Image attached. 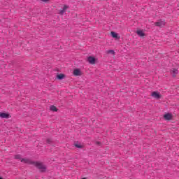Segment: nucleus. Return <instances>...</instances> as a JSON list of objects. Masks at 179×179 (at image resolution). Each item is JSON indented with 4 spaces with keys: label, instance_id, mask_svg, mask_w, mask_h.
I'll return each instance as SVG.
<instances>
[{
    "label": "nucleus",
    "instance_id": "1",
    "mask_svg": "<svg viewBox=\"0 0 179 179\" xmlns=\"http://www.w3.org/2000/svg\"><path fill=\"white\" fill-rule=\"evenodd\" d=\"M36 167L40 170L42 173H44L45 170H47V167H45V165L43 164L40 162H36L35 164Z\"/></svg>",
    "mask_w": 179,
    "mask_h": 179
},
{
    "label": "nucleus",
    "instance_id": "11",
    "mask_svg": "<svg viewBox=\"0 0 179 179\" xmlns=\"http://www.w3.org/2000/svg\"><path fill=\"white\" fill-rule=\"evenodd\" d=\"M110 35L113 38H120V36L118 37V34L114 32V31H111L110 32Z\"/></svg>",
    "mask_w": 179,
    "mask_h": 179
},
{
    "label": "nucleus",
    "instance_id": "17",
    "mask_svg": "<svg viewBox=\"0 0 179 179\" xmlns=\"http://www.w3.org/2000/svg\"><path fill=\"white\" fill-rule=\"evenodd\" d=\"M59 13H60V15H64V13H65L64 10H60Z\"/></svg>",
    "mask_w": 179,
    "mask_h": 179
},
{
    "label": "nucleus",
    "instance_id": "4",
    "mask_svg": "<svg viewBox=\"0 0 179 179\" xmlns=\"http://www.w3.org/2000/svg\"><path fill=\"white\" fill-rule=\"evenodd\" d=\"M164 120H166V121H170L173 120V115L171 113H166L164 115Z\"/></svg>",
    "mask_w": 179,
    "mask_h": 179
},
{
    "label": "nucleus",
    "instance_id": "2",
    "mask_svg": "<svg viewBox=\"0 0 179 179\" xmlns=\"http://www.w3.org/2000/svg\"><path fill=\"white\" fill-rule=\"evenodd\" d=\"M155 26H157V27H164V26H166V22L164 20H159L155 22Z\"/></svg>",
    "mask_w": 179,
    "mask_h": 179
},
{
    "label": "nucleus",
    "instance_id": "9",
    "mask_svg": "<svg viewBox=\"0 0 179 179\" xmlns=\"http://www.w3.org/2000/svg\"><path fill=\"white\" fill-rule=\"evenodd\" d=\"M73 76H80V70H79V69H75L74 71H73Z\"/></svg>",
    "mask_w": 179,
    "mask_h": 179
},
{
    "label": "nucleus",
    "instance_id": "19",
    "mask_svg": "<svg viewBox=\"0 0 179 179\" xmlns=\"http://www.w3.org/2000/svg\"><path fill=\"white\" fill-rule=\"evenodd\" d=\"M0 179H3V178H2V177H0Z\"/></svg>",
    "mask_w": 179,
    "mask_h": 179
},
{
    "label": "nucleus",
    "instance_id": "3",
    "mask_svg": "<svg viewBox=\"0 0 179 179\" xmlns=\"http://www.w3.org/2000/svg\"><path fill=\"white\" fill-rule=\"evenodd\" d=\"M151 96L154 99H160L162 97V95L160 94V92H153L151 93Z\"/></svg>",
    "mask_w": 179,
    "mask_h": 179
},
{
    "label": "nucleus",
    "instance_id": "16",
    "mask_svg": "<svg viewBox=\"0 0 179 179\" xmlns=\"http://www.w3.org/2000/svg\"><path fill=\"white\" fill-rule=\"evenodd\" d=\"M108 54H115L114 50H108Z\"/></svg>",
    "mask_w": 179,
    "mask_h": 179
},
{
    "label": "nucleus",
    "instance_id": "13",
    "mask_svg": "<svg viewBox=\"0 0 179 179\" xmlns=\"http://www.w3.org/2000/svg\"><path fill=\"white\" fill-rule=\"evenodd\" d=\"M50 110H51V111H58V108H57V107H55V106H51Z\"/></svg>",
    "mask_w": 179,
    "mask_h": 179
},
{
    "label": "nucleus",
    "instance_id": "14",
    "mask_svg": "<svg viewBox=\"0 0 179 179\" xmlns=\"http://www.w3.org/2000/svg\"><path fill=\"white\" fill-rule=\"evenodd\" d=\"M76 148H78V149H81L82 145H79V144H75Z\"/></svg>",
    "mask_w": 179,
    "mask_h": 179
},
{
    "label": "nucleus",
    "instance_id": "18",
    "mask_svg": "<svg viewBox=\"0 0 179 179\" xmlns=\"http://www.w3.org/2000/svg\"><path fill=\"white\" fill-rule=\"evenodd\" d=\"M43 2H48V0H41Z\"/></svg>",
    "mask_w": 179,
    "mask_h": 179
},
{
    "label": "nucleus",
    "instance_id": "5",
    "mask_svg": "<svg viewBox=\"0 0 179 179\" xmlns=\"http://www.w3.org/2000/svg\"><path fill=\"white\" fill-rule=\"evenodd\" d=\"M15 159H20L22 163H30V160L29 159H22L20 158V155H16Z\"/></svg>",
    "mask_w": 179,
    "mask_h": 179
},
{
    "label": "nucleus",
    "instance_id": "6",
    "mask_svg": "<svg viewBox=\"0 0 179 179\" xmlns=\"http://www.w3.org/2000/svg\"><path fill=\"white\" fill-rule=\"evenodd\" d=\"M87 61L88 62H90V64H91V65H94V64H96V58L93 57H89L87 58Z\"/></svg>",
    "mask_w": 179,
    "mask_h": 179
},
{
    "label": "nucleus",
    "instance_id": "10",
    "mask_svg": "<svg viewBox=\"0 0 179 179\" xmlns=\"http://www.w3.org/2000/svg\"><path fill=\"white\" fill-rule=\"evenodd\" d=\"M136 33L140 37H144L145 36V32L143 30H137Z\"/></svg>",
    "mask_w": 179,
    "mask_h": 179
},
{
    "label": "nucleus",
    "instance_id": "15",
    "mask_svg": "<svg viewBox=\"0 0 179 179\" xmlns=\"http://www.w3.org/2000/svg\"><path fill=\"white\" fill-rule=\"evenodd\" d=\"M68 6H64L63 8V10H64V12H66V10L68 9Z\"/></svg>",
    "mask_w": 179,
    "mask_h": 179
},
{
    "label": "nucleus",
    "instance_id": "12",
    "mask_svg": "<svg viewBox=\"0 0 179 179\" xmlns=\"http://www.w3.org/2000/svg\"><path fill=\"white\" fill-rule=\"evenodd\" d=\"M57 79H59V80H61L62 79H64L65 78V75L64 74H59L57 76Z\"/></svg>",
    "mask_w": 179,
    "mask_h": 179
},
{
    "label": "nucleus",
    "instance_id": "8",
    "mask_svg": "<svg viewBox=\"0 0 179 179\" xmlns=\"http://www.w3.org/2000/svg\"><path fill=\"white\" fill-rule=\"evenodd\" d=\"M171 73L173 78H176L177 76V74L178 73V69H172L171 70Z\"/></svg>",
    "mask_w": 179,
    "mask_h": 179
},
{
    "label": "nucleus",
    "instance_id": "7",
    "mask_svg": "<svg viewBox=\"0 0 179 179\" xmlns=\"http://www.w3.org/2000/svg\"><path fill=\"white\" fill-rule=\"evenodd\" d=\"M0 117L1 118H10V115L8 113H0Z\"/></svg>",
    "mask_w": 179,
    "mask_h": 179
}]
</instances>
